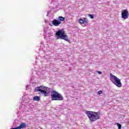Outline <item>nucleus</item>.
Masks as SVG:
<instances>
[{"label": "nucleus", "mask_w": 129, "mask_h": 129, "mask_svg": "<svg viewBox=\"0 0 129 129\" xmlns=\"http://www.w3.org/2000/svg\"><path fill=\"white\" fill-rule=\"evenodd\" d=\"M20 128H25V127H26V126H27V125L26 124V123H24V122H22L20 124V125L19 126Z\"/></svg>", "instance_id": "obj_8"}, {"label": "nucleus", "mask_w": 129, "mask_h": 129, "mask_svg": "<svg viewBox=\"0 0 129 129\" xmlns=\"http://www.w3.org/2000/svg\"><path fill=\"white\" fill-rule=\"evenodd\" d=\"M61 21H58L57 19H53L52 21V25L55 26V27H58V26H59V25L61 24Z\"/></svg>", "instance_id": "obj_7"}, {"label": "nucleus", "mask_w": 129, "mask_h": 129, "mask_svg": "<svg viewBox=\"0 0 129 129\" xmlns=\"http://www.w3.org/2000/svg\"><path fill=\"white\" fill-rule=\"evenodd\" d=\"M58 20H59V22H63V21H65V18L62 16H59L58 17Z\"/></svg>", "instance_id": "obj_10"}, {"label": "nucleus", "mask_w": 129, "mask_h": 129, "mask_svg": "<svg viewBox=\"0 0 129 129\" xmlns=\"http://www.w3.org/2000/svg\"><path fill=\"white\" fill-rule=\"evenodd\" d=\"M79 23L80 24H84V21L82 19H79Z\"/></svg>", "instance_id": "obj_11"}, {"label": "nucleus", "mask_w": 129, "mask_h": 129, "mask_svg": "<svg viewBox=\"0 0 129 129\" xmlns=\"http://www.w3.org/2000/svg\"><path fill=\"white\" fill-rule=\"evenodd\" d=\"M102 93H103V92H102V91L100 90L98 92L97 94L98 95H100V94H102Z\"/></svg>", "instance_id": "obj_14"}, {"label": "nucleus", "mask_w": 129, "mask_h": 129, "mask_svg": "<svg viewBox=\"0 0 129 129\" xmlns=\"http://www.w3.org/2000/svg\"><path fill=\"white\" fill-rule=\"evenodd\" d=\"M14 129H20L19 126L16 127H14Z\"/></svg>", "instance_id": "obj_17"}, {"label": "nucleus", "mask_w": 129, "mask_h": 129, "mask_svg": "<svg viewBox=\"0 0 129 129\" xmlns=\"http://www.w3.org/2000/svg\"><path fill=\"white\" fill-rule=\"evenodd\" d=\"M110 80H111V82H112L113 84H115L116 86H117V87H121L120 79L115 77L112 74H110Z\"/></svg>", "instance_id": "obj_5"}, {"label": "nucleus", "mask_w": 129, "mask_h": 129, "mask_svg": "<svg viewBox=\"0 0 129 129\" xmlns=\"http://www.w3.org/2000/svg\"><path fill=\"white\" fill-rule=\"evenodd\" d=\"M55 35L58 37L59 39L64 40L67 42L70 43V40L68 39V35L65 33V31L63 29H60L55 33Z\"/></svg>", "instance_id": "obj_3"}, {"label": "nucleus", "mask_w": 129, "mask_h": 129, "mask_svg": "<svg viewBox=\"0 0 129 129\" xmlns=\"http://www.w3.org/2000/svg\"><path fill=\"white\" fill-rule=\"evenodd\" d=\"M34 101H40V97L38 96H35L33 97Z\"/></svg>", "instance_id": "obj_9"}, {"label": "nucleus", "mask_w": 129, "mask_h": 129, "mask_svg": "<svg viewBox=\"0 0 129 129\" xmlns=\"http://www.w3.org/2000/svg\"><path fill=\"white\" fill-rule=\"evenodd\" d=\"M89 17H90V19H93L94 17L93 16V15L89 14Z\"/></svg>", "instance_id": "obj_15"}, {"label": "nucleus", "mask_w": 129, "mask_h": 129, "mask_svg": "<svg viewBox=\"0 0 129 129\" xmlns=\"http://www.w3.org/2000/svg\"><path fill=\"white\" fill-rule=\"evenodd\" d=\"M117 125L118 126V129H121V124L118 123Z\"/></svg>", "instance_id": "obj_13"}, {"label": "nucleus", "mask_w": 129, "mask_h": 129, "mask_svg": "<svg viewBox=\"0 0 129 129\" xmlns=\"http://www.w3.org/2000/svg\"><path fill=\"white\" fill-rule=\"evenodd\" d=\"M129 17L128 11L127 10H123L121 12V18L124 20H126Z\"/></svg>", "instance_id": "obj_6"}, {"label": "nucleus", "mask_w": 129, "mask_h": 129, "mask_svg": "<svg viewBox=\"0 0 129 129\" xmlns=\"http://www.w3.org/2000/svg\"><path fill=\"white\" fill-rule=\"evenodd\" d=\"M97 73H98V74H102V72L101 71H97Z\"/></svg>", "instance_id": "obj_16"}, {"label": "nucleus", "mask_w": 129, "mask_h": 129, "mask_svg": "<svg viewBox=\"0 0 129 129\" xmlns=\"http://www.w3.org/2000/svg\"><path fill=\"white\" fill-rule=\"evenodd\" d=\"M51 100H58L61 101L63 100V96L55 90H52L50 95Z\"/></svg>", "instance_id": "obj_4"}, {"label": "nucleus", "mask_w": 129, "mask_h": 129, "mask_svg": "<svg viewBox=\"0 0 129 129\" xmlns=\"http://www.w3.org/2000/svg\"><path fill=\"white\" fill-rule=\"evenodd\" d=\"M50 88L44 86H40L35 88L36 92H41L44 96H48L50 93Z\"/></svg>", "instance_id": "obj_2"}, {"label": "nucleus", "mask_w": 129, "mask_h": 129, "mask_svg": "<svg viewBox=\"0 0 129 129\" xmlns=\"http://www.w3.org/2000/svg\"><path fill=\"white\" fill-rule=\"evenodd\" d=\"M88 117L90 119V121L93 122L98 119H100V112L87 111L86 112Z\"/></svg>", "instance_id": "obj_1"}, {"label": "nucleus", "mask_w": 129, "mask_h": 129, "mask_svg": "<svg viewBox=\"0 0 129 129\" xmlns=\"http://www.w3.org/2000/svg\"><path fill=\"white\" fill-rule=\"evenodd\" d=\"M10 129H15V128H10Z\"/></svg>", "instance_id": "obj_18"}, {"label": "nucleus", "mask_w": 129, "mask_h": 129, "mask_svg": "<svg viewBox=\"0 0 129 129\" xmlns=\"http://www.w3.org/2000/svg\"><path fill=\"white\" fill-rule=\"evenodd\" d=\"M83 21H84V24L85 23H86V24H88V20H87V19H86V18H84Z\"/></svg>", "instance_id": "obj_12"}]
</instances>
